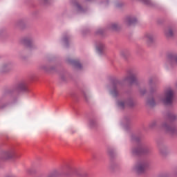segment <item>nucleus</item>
I'll list each match as a JSON object with an SVG mask.
<instances>
[{"mask_svg": "<svg viewBox=\"0 0 177 177\" xmlns=\"http://www.w3.org/2000/svg\"><path fill=\"white\" fill-rule=\"evenodd\" d=\"M159 99L165 104H172V102H174V91L168 88L165 91L164 97H160Z\"/></svg>", "mask_w": 177, "mask_h": 177, "instance_id": "obj_1", "label": "nucleus"}, {"mask_svg": "<svg viewBox=\"0 0 177 177\" xmlns=\"http://www.w3.org/2000/svg\"><path fill=\"white\" fill-rule=\"evenodd\" d=\"M118 106L120 109H125V107H132L133 106V101L128 100L127 101L120 100L118 102Z\"/></svg>", "mask_w": 177, "mask_h": 177, "instance_id": "obj_2", "label": "nucleus"}, {"mask_svg": "<svg viewBox=\"0 0 177 177\" xmlns=\"http://www.w3.org/2000/svg\"><path fill=\"white\" fill-rule=\"evenodd\" d=\"M146 168H147V164L145 162H140L138 163L135 167L134 169L138 172V174H142V172H145L146 170Z\"/></svg>", "mask_w": 177, "mask_h": 177, "instance_id": "obj_3", "label": "nucleus"}, {"mask_svg": "<svg viewBox=\"0 0 177 177\" xmlns=\"http://www.w3.org/2000/svg\"><path fill=\"white\" fill-rule=\"evenodd\" d=\"M136 75L133 72L129 73L128 75L124 79V81H127L130 84H134V82H136Z\"/></svg>", "mask_w": 177, "mask_h": 177, "instance_id": "obj_4", "label": "nucleus"}, {"mask_svg": "<svg viewBox=\"0 0 177 177\" xmlns=\"http://www.w3.org/2000/svg\"><path fill=\"white\" fill-rule=\"evenodd\" d=\"M162 127L167 132H169V133H175L176 131L175 127H174L170 123H164Z\"/></svg>", "mask_w": 177, "mask_h": 177, "instance_id": "obj_5", "label": "nucleus"}, {"mask_svg": "<svg viewBox=\"0 0 177 177\" xmlns=\"http://www.w3.org/2000/svg\"><path fill=\"white\" fill-rule=\"evenodd\" d=\"M118 85H120L119 82H117L116 84L113 85V88L111 91V93L113 96H117V95H118V90H117V88H118Z\"/></svg>", "mask_w": 177, "mask_h": 177, "instance_id": "obj_6", "label": "nucleus"}, {"mask_svg": "<svg viewBox=\"0 0 177 177\" xmlns=\"http://www.w3.org/2000/svg\"><path fill=\"white\" fill-rule=\"evenodd\" d=\"M137 20L135 17H128L126 19L125 23L127 26H131V24H135Z\"/></svg>", "mask_w": 177, "mask_h": 177, "instance_id": "obj_7", "label": "nucleus"}, {"mask_svg": "<svg viewBox=\"0 0 177 177\" xmlns=\"http://www.w3.org/2000/svg\"><path fill=\"white\" fill-rule=\"evenodd\" d=\"M145 39L148 42V44H150L154 41V36L151 34H147L145 36Z\"/></svg>", "mask_w": 177, "mask_h": 177, "instance_id": "obj_8", "label": "nucleus"}, {"mask_svg": "<svg viewBox=\"0 0 177 177\" xmlns=\"http://www.w3.org/2000/svg\"><path fill=\"white\" fill-rule=\"evenodd\" d=\"M4 156L6 157V158H11V157H13V156H15V151H6L4 152Z\"/></svg>", "mask_w": 177, "mask_h": 177, "instance_id": "obj_9", "label": "nucleus"}, {"mask_svg": "<svg viewBox=\"0 0 177 177\" xmlns=\"http://www.w3.org/2000/svg\"><path fill=\"white\" fill-rule=\"evenodd\" d=\"M104 50V44H100L97 46V51L98 52V53H102Z\"/></svg>", "mask_w": 177, "mask_h": 177, "instance_id": "obj_10", "label": "nucleus"}, {"mask_svg": "<svg viewBox=\"0 0 177 177\" xmlns=\"http://www.w3.org/2000/svg\"><path fill=\"white\" fill-rule=\"evenodd\" d=\"M165 35L167 37H172L174 35V30L171 28H168L165 30Z\"/></svg>", "mask_w": 177, "mask_h": 177, "instance_id": "obj_11", "label": "nucleus"}, {"mask_svg": "<svg viewBox=\"0 0 177 177\" xmlns=\"http://www.w3.org/2000/svg\"><path fill=\"white\" fill-rule=\"evenodd\" d=\"M170 61L171 64H177V56L176 55H173L170 57Z\"/></svg>", "mask_w": 177, "mask_h": 177, "instance_id": "obj_12", "label": "nucleus"}, {"mask_svg": "<svg viewBox=\"0 0 177 177\" xmlns=\"http://www.w3.org/2000/svg\"><path fill=\"white\" fill-rule=\"evenodd\" d=\"M111 30H118V24H112L111 25Z\"/></svg>", "mask_w": 177, "mask_h": 177, "instance_id": "obj_13", "label": "nucleus"}, {"mask_svg": "<svg viewBox=\"0 0 177 177\" xmlns=\"http://www.w3.org/2000/svg\"><path fill=\"white\" fill-rule=\"evenodd\" d=\"M147 104H149V106H154L155 104L154 99L148 100Z\"/></svg>", "mask_w": 177, "mask_h": 177, "instance_id": "obj_14", "label": "nucleus"}, {"mask_svg": "<svg viewBox=\"0 0 177 177\" xmlns=\"http://www.w3.org/2000/svg\"><path fill=\"white\" fill-rule=\"evenodd\" d=\"M143 3H145V5H151V0H141Z\"/></svg>", "mask_w": 177, "mask_h": 177, "instance_id": "obj_15", "label": "nucleus"}, {"mask_svg": "<svg viewBox=\"0 0 177 177\" xmlns=\"http://www.w3.org/2000/svg\"><path fill=\"white\" fill-rule=\"evenodd\" d=\"M142 149H134L133 150V154H139V153H141Z\"/></svg>", "mask_w": 177, "mask_h": 177, "instance_id": "obj_16", "label": "nucleus"}, {"mask_svg": "<svg viewBox=\"0 0 177 177\" xmlns=\"http://www.w3.org/2000/svg\"><path fill=\"white\" fill-rule=\"evenodd\" d=\"M170 120H176V115H170L169 117Z\"/></svg>", "mask_w": 177, "mask_h": 177, "instance_id": "obj_17", "label": "nucleus"}, {"mask_svg": "<svg viewBox=\"0 0 177 177\" xmlns=\"http://www.w3.org/2000/svg\"><path fill=\"white\" fill-rule=\"evenodd\" d=\"M76 66H77V67L78 68H81V64L77 63V64H76Z\"/></svg>", "mask_w": 177, "mask_h": 177, "instance_id": "obj_18", "label": "nucleus"}, {"mask_svg": "<svg viewBox=\"0 0 177 177\" xmlns=\"http://www.w3.org/2000/svg\"><path fill=\"white\" fill-rule=\"evenodd\" d=\"M55 176L53 174L49 175L48 177H54Z\"/></svg>", "mask_w": 177, "mask_h": 177, "instance_id": "obj_19", "label": "nucleus"}]
</instances>
